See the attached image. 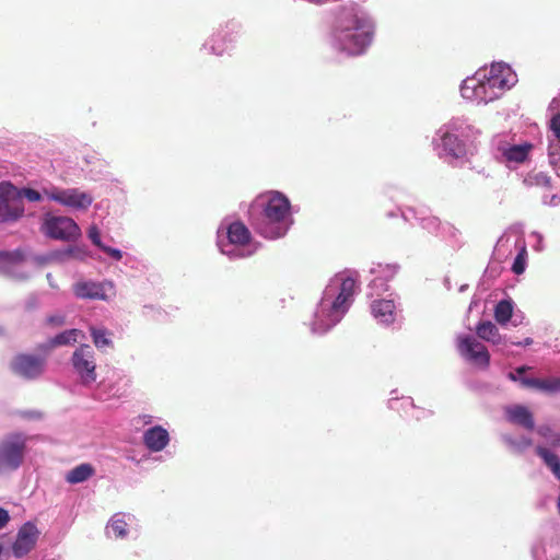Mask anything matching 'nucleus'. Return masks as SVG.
Wrapping results in <instances>:
<instances>
[{
	"mask_svg": "<svg viewBox=\"0 0 560 560\" xmlns=\"http://www.w3.org/2000/svg\"><path fill=\"white\" fill-rule=\"evenodd\" d=\"M361 272L354 268H346L337 272L330 280H360Z\"/></svg>",
	"mask_w": 560,
	"mask_h": 560,
	"instance_id": "39",
	"label": "nucleus"
},
{
	"mask_svg": "<svg viewBox=\"0 0 560 560\" xmlns=\"http://www.w3.org/2000/svg\"><path fill=\"white\" fill-rule=\"evenodd\" d=\"M19 191L21 194L22 200L25 198L28 201L36 202V201H40L43 199V195L38 190L33 189V188L23 187V188H19Z\"/></svg>",
	"mask_w": 560,
	"mask_h": 560,
	"instance_id": "41",
	"label": "nucleus"
},
{
	"mask_svg": "<svg viewBox=\"0 0 560 560\" xmlns=\"http://www.w3.org/2000/svg\"><path fill=\"white\" fill-rule=\"evenodd\" d=\"M73 292L81 299L107 300L114 294L113 282H75Z\"/></svg>",
	"mask_w": 560,
	"mask_h": 560,
	"instance_id": "17",
	"label": "nucleus"
},
{
	"mask_svg": "<svg viewBox=\"0 0 560 560\" xmlns=\"http://www.w3.org/2000/svg\"><path fill=\"white\" fill-rule=\"evenodd\" d=\"M458 349L464 357L481 368L486 369L489 366L490 354L487 348L475 338L470 336L459 338Z\"/></svg>",
	"mask_w": 560,
	"mask_h": 560,
	"instance_id": "16",
	"label": "nucleus"
},
{
	"mask_svg": "<svg viewBox=\"0 0 560 560\" xmlns=\"http://www.w3.org/2000/svg\"><path fill=\"white\" fill-rule=\"evenodd\" d=\"M24 202L19 188L11 182L0 183V222H15L24 215Z\"/></svg>",
	"mask_w": 560,
	"mask_h": 560,
	"instance_id": "10",
	"label": "nucleus"
},
{
	"mask_svg": "<svg viewBox=\"0 0 560 560\" xmlns=\"http://www.w3.org/2000/svg\"><path fill=\"white\" fill-rule=\"evenodd\" d=\"M101 250L115 261H120L124 258V253L118 248H114L104 244Z\"/></svg>",
	"mask_w": 560,
	"mask_h": 560,
	"instance_id": "43",
	"label": "nucleus"
},
{
	"mask_svg": "<svg viewBox=\"0 0 560 560\" xmlns=\"http://www.w3.org/2000/svg\"><path fill=\"white\" fill-rule=\"evenodd\" d=\"M243 31V24L231 19L220 24L219 27L205 40L201 50L221 57L230 54L238 42Z\"/></svg>",
	"mask_w": 560,
	"mask_h": 560,
	"instance_id": "7",
	"label": "nucleus"
},
{
	"mask_svg": "<svg viewBox=\"0 0 560 560\" xmlns=\"http://www.w3.org/2000/svg\"><path fill=\"white\" fill-rule=\"evenodd\" d=\"M375 35V21L355 5L340 8L327 35L329 47L347 57H359L366 52Z\"/></svg>",
	"mask_w": 560,
	"mask_h": 560,
	"instance_id": "1",
	"label": "nucleus"
},
{
	"mask_svg": "<svg viewBox=\"0 0 560 560\" xmlns=\"http://www.w3.org/2000/svg\"><path fill=\"white\" fill-rule=\"evenodd\" d=\"M88 237L92 242V244L95 245L98 249H101L104 246V243L102 242V238H101V232L95 224H92L89 228Z\"/></svg>",
	"mask_w": 560,
	"mask_h": 560,
	"instance_id": "42",
	"label": "nucleus"
},
{
	"mask_svg": "<svg viewBox=\"0 0 560 560\" xmlns=\"http://www.w3.org/2000/svg\"><path fill=\"white\" fill-rule=\"evenodd\" d=\"M260 209L252 214L250 225L254 231L267 240H278L287 235L294 220L291 213L289 198L278 190H270L260 195L256 200Z\"/></svg>",
	"mask_w": 560,
	"mask_h": 560,
	"instance_id": "2",
	"label": "nucleus"
},
{
	"mask_svg": "<svg viewBox=\"0 0 560 560\" xmlns=\"http://www.w3.org/2000/svg\"><path fill=\"white\" fill-rule=\"evenodd\" d=\"M517 82L516 73L504 62H493L491 67L479 69L472 77L465 79L460 94L465 100L477 104H488L499 98Z\"/></svg>",
	"mask_w": 560,
	"mask_h": 560,
	"instance_id": "3",
	"label": "nucleus"
},
{
	"mask_svg": "<svg viewBox=\"0 0 560 560\" xmlns=\"http://www.w3.org/2000/svg\"><path fill=\"white\" fill-rule=\"evenodd\" d=\"M532 343H533V339L532 338H526L523 342H514V345H516V346H521V345L529 346Z\"/></svg>",
	"mask_w": 560,
	"mask_h": 560,
	"instance_id": "50",
	"label": "nucleus"
},
{
	"mask_svg": "<svg viewBox=\"0 0 560 560\" xmlns=\"http://www.w3.org/2000/svg\"><path fill=\"white\" fill-rule=\"evenodd\" d=\"M39 532L33 523H25L18 533L12 546L13 555L21 558L27 555L36 545Z\"/></svg>",
	"mask_w": 560,
	"mask_h": 560,
	"instance_id": "18",
	"label": "nucleus"
},
{
	"mask_svg": "<svg viewBox=\"0 0 560 560\" xmlns=\"http://www.w3.org/2000/svg\"><path fill=\"white\" fill-rule=\"evenodd\" d=\"M532 368L530 366H527V365H522V366H518L515 369L514 372H510L508 374V378L512 382H518L520 383V380L521 378H526L525 376H523V374L527 371H529Z\"/></svg>",
	"mask_w": 560,
	"mask_h": 560,
	"instance_id": "44",
	"label": "nucleus"
},
{
	"mask_svg": "<svg viewBox=\"0 0 560 560\" xmlns=\"http://www.w3.org/2000/svg\"><path fill=\"white\" fill-rule=\"evenodd\" d=\"M72 365L83 384L96 381L94 351L90 345H81L72 354Z\"/></svg>",
	"mask_w": 560,
	"mask_h": 560,
	"instance_id": "13",
	"label": "nucleus"
},
{
	"mask_svg": "<svg viewBox=\"0 0 560 560\" xmlns=\"http://www.w3.org/2000/svg\"><path fill=\"white\" fill-rule=\"evenodd\" d=\"M478 135L466 118H453L436 130L432 144L441 159L453 164L467 156Z\"/></svg>",
	"mask_w": 560,
	"mask_h": 560,
	"instance_id": "4",
	"label": "nucleus"
},
{
	"mask_svg": "<svg viewBox=\"0 0 560 560\" xmlns=\"http://www.w3.org/2000/svg\"><path fill=\"white\" fill-rule=\"evenodd\" d=\"M27 438L11 433L0 441V475L16 470L24 462Z\"/></svg>",
	"mask_w": 560,
	"mask_h": 560,
	"instance_id": "8",
	"label": "nucleus"
},
{
	"mask_svg": "<svg viewBox=\"0 0 560 560\" xmlns=\"http://www.w3.org/2000/svg\"><path fill=\"white\" fill-rule=\"evenodd\" d=\"M503 261H499L492 256L491 261L485 270V280H495L501 277L503 272H509L501 264Z\"/></svg>",
	"mask_w": 560,
	"mask_h": 560,
	"instance_id": "36",
	"label": "nucleus"
},
{
	"mask_svg": "<svg viewBox=\"0 0 560 560\" xmlns=\"http://www.w3.org/2000/svg\"><path fill=\"white\" fill-rule=\"evenodd\" d=\"M401 218L410 223H418L423 230H427L431 234L439 235L443 223L435 215L429 213L424 209L407 208L405 210L399 209Z\"/></svg>",
	"mask_w": 560,
	"mask_h": 560,
	"instance_id": "15",
	"label": "nucleus"
},
{
	"mask_svg": "<svg viewBox=\"0 0 560 560\" xmlns=\"http://www.w3.org/2000/svg\"><path fill=\"white\" fill-rule=\"evenodd\" d=\"M40 231L48 238L66 242L81 236V229L72 218L51 213L43 215Z\"/></svg>",
	"mask_w": 560,
	"mask_h": 560,
	"instance_id": "9",
	"label": "nucleus"
},
{
	"mask_svg": "<svg viewBox=\"0 0 560 560\" xmlns=\"http://www.w3.org/2000/svg\"><path fill=\"white\" fill-rule=\"evenodd\" d=\"M47 324L55 327L62 326L65 324V317L61 315H51L47 317Z\"/></svg>",
	"mask_w": 560,
	"mask_h": 560,
	"instance_id": "47",
	"label": "nucleus"
},
{
	"mask_svg": "<svg viewBox=\"0 0 560 560\" xmlns=\"http://www.w3.org/2000/svg\"><path fill=\"white\" fill-rule=\"evenodd\" d=\"M532 236L537 238L536 245L534 247H535V249L539 250L540 249V244L542 242V235L540 233H538V232H533Z\"/></svg>",
	"mask_w": 560,
	"mask_h": 560,
	"instance_id": "49",
	"label": "nucleus"
},
{
	"mask_svg": "<svg viewBox=\"0 0 560 560\" xmlns=\"http://www.w3.org/2000/svg\"><path fill=\"white\" fill-rule=\"evenodd\" d=\"M508 442L511 446L516 447L517 450H523L532 445V440L526 438L522 439L520 443H516L511 439H509Z\"/></svg>",
	"mask_w": 560,
	"mask_h": 560,
	"instance_id": "46",
	"label": "nucleus"
},
{
	"mask_svg": "<svg viewBox=\"0 0 560 560\" xmlns=\"http://www.w3.org/2000/svg\"><path fill=\"white\" fill-rule=\"evenodd\" d=\"M512 305L508 301H500L494 310L495 320L500 324H505L512 317Z\"/></svg>",
	"mask_w": 560,
	"mask_h": 560,
	"instance_id": "35",
	"label": "nucleus"
},
{
	"mask_svg": "<svg viewBox=\"0 0 560 560\" xmlns=\"http://www.w3.org/2000/svg\"><path fill=\"white\" fill-rule=\"evenodd\" d=\"M535 453L542 459L545 465L552 471L555 477L560 480V458L549 448L538 445Z\"/></svg>",
	"mask_w": 560,
	"mask_h": 560,
	"instance_id": "26",
	"label": "nucleus"
},
{
	"mask_svg": "<svg viewBox=\"0 0 560 560\" xmlns=\"http://www.w3.org/2000/svg\"><path fill=\"white\" fill-rule=\"evenodd\" d=\"M217 246L220 253L231 260L253 256L260 247L249 229L240 220L223 221L217 230Z\"/></svg>",
	"mask_w": 560,
	"mask_h": 560,
	"instance_id": "5",
	"label": "nucleus"
},
{
	"mask_svg": "<svg viewBox=\"0 0 560 560\" xmlns=\"http://www.w3.org/2000/svg\"><path fill=\"white\" fill-rule=\"evenodd\" d=\"M168 442V432L161 425L150 428L143 434V443L151 452L164 450Z\"/></svg>",
	"mask_w": 560,
	"mask_h": 560,
	"instance_id": "22",
	"label": "nucleus"
},
{
	"mask_svg": "<svg viewBox=\"0 0 560 560\" xmlns=\"http://www.w3.org/2000/svg\"><path fill=\"white\" fill-rule=\"evenodd\" d=\"M400 270V265L397 262H372L369 275L373 277L372 280H390L398 276Z\"/></svg>",
	"mask_w": 560,
	"mask_h": 560,
	"instance_id": "25",
	"label": "nucleus"
},
{
	"mask_svg": "<svg viewBox=\"0 0 560 560\" xmlns=\"http://www.w3.org/2000/svg\"><path fill=\"white\" fill-rule=\"evenodd\" d=\"M537 433L546 439L551 447H560V433L555 432L551 427L544 424L537 429Z\"/></svg>",
	"mask_w": 560,
	"mask_h": 560,
	"instance_id": "37",
	"label": "nucleus"
},
{
	"mask_svg": "<svg viewBox=\"0 0 560 560\" xmlns=\"http://www.w3.org/2000/svg\"><path fill=\"white\" fill-rule=\"evenodd\" d=\"M524 184L529 187L537 186L544 188H552L551 177L542 171H533L528 173L524 178Z\"/></svg>",
	"mask_w": 560,
	"mask_h": 560,
	"instance_id": "31",
	"label": "nucleus"
},
{
	"mask_svg": "<svg viewBox=\"0 0 560 560\" xmlns=\"http://www.w3.org/2000/svg\"><path fill=\"white\" fill-rule=\"evenodd\" d=\"M353 294L354 282H341V285L338 289L332 288L331 285L327 287L322 300V306L324 307L328 305L329 302V320L325 325L315 324L313 331L323 334L336 325L340 320L341 316L348 311L352 303Z\"/></svg>",
	"mask_w": 560,
	"mask_h": 560,
	"instance_id": "6",
	"label": "nucleus"
},
{
	"mask_svg": "<svg viewBox=\"0 0 560 560\" xmlns=\"http://www.w3.org/2000/svg\"><path fill=\"white\" fill-rule=\"evenodd\" d=\"M552 105L560 107V97L555 98L551 103ZM550 129L555 136V140L550 142L549 148L551 145H560V113L556 114L550 120Z\"/></svg>",
	"mask_w": 560,
	"mask_h": 560,
	"instance_id": "38",
	"label": "nucleus"
},
{
	"mask_svg": "<svg viewBox=\"0 0 560 560\" xmlns=\"http://www.w3.org/2000/svg\"><path fill=\"white\" fill-rule=\"evenodd\" d=\"M520 384L523 387L535 388L548 394L560 392V377L521 378Z\"/></svg>",
	"mask_w": 560,
	"mask_h": 560,
	"instance_id": "23",
	"label": "nucleus"
},
{
	"mask_svg": "<svg viewBox=\"0 0 560 560\" xmlns=\"http://www.w3.org/2000/svg\"><path fill=\"white\" fill-rule=\"evenodd\" d=\"M521 242H525L523 225L514 223L506 228L498 238L492 253L493 257L499 261L505 260L515 252Z\"/></svg>",
	"mask_w": 560,
	"mask_h": 560,
	"instance_id": "12",
	"label": "nucleus"
},
{
	"mask_svg": "<svg viewBox=\"0 0 560 560\" xmlns=\"http://www.w3.org/2000/svg\"><path fill=\"white\" fill-rule=\"evenodd\" d=\"M91 336L96 348L105 349L112 348L113 341L110 340V332L106 329H97L91 327Z\"/></svg>",
	"mask_w": 560,
	"mask_h": 560,
	"instance_id": "34",
	"label": "nucleus"
},
{
	"mask_svg": "<svg viewBox=\"0 0 560 560\" xmlns=\"http://www.w3.org/2000/svg\"><path fill=\"white\" fill-rule=\"evenodd\" d=\"M518 244L520 246L515 249V257L511 265V271L516 276H521L522 273H524L527 267L526 242H521Z\"/></svg>",
	"mask_w": 560,
	"mask_h": 560,
	"instance_id": "29",
	"label": "nucleus"
},
{
	"mask_svg": "<svg viewBox=\"0 0 560 560\" xmlns=\"http://www.w3.org/2000/svg\"><path fill=\"white\" fill-rule=\"evenodd\" d=\"M533 147L534 145L528 141H524L522 143L500 141L498 144V151L506 164L511 166L512 164H520L525 162Z\"/></svg>",
	"mask_w": 560,
	"mask_h": 560,
	"instance_id": "19",
	"label": "nucleus"
},
{
	"mask_svg": "<svg viewBox=\"0 0 560 560\" xmlns=\"http://www.w3.org/2000/svg\"><path fill=\"white\" fill-rule=\"evenodd\" d=\"M68 253L72 254L73 253V248H69Z\"/></svg>",
	"mask_w": 560,
	"mask_h": 560,
	"instance_id": "53",
	"label": "nucleus"
},
{
	"mask_svg": "<svg viewBox=\"0 0 560 560\" xmlns=\"http://www.w3.org/2000/svg\"><path fill=\"white\" fill-rule=\"evenodd\" d=\"M549 162L555 168L558 177H560V145H551L549 148Z\"/></svg>",
	"mask_w": 560,
	"mask_h": 560,
	"instance_id": "40",
	"label": "nucleus"
},
{
	"mask_svg": "<svg viewBox=\"0 0 560 560\" xmlns=\"http://www.w3.org/2000/svg\"><path fill=\"white\" fill-rule=\"evenodd\" d=\"M79 334H81L79 329L65 330L48 341V348L71 345L77 341Z\"/></svg>",
	"mask_w": 560,
	"mask_h": 560,
	"instance_id": "32",
	"label": "nucleus"
},
{
	"mask_svg": "<svg viewBox=\"0 0 560 560\" xmlns=\"http://www.w3.org/2000/svg\"><path fill=\"white\" fill-rule=\"evenodd\" d=\"M46 278L47 280H50V273H47Z\"/></svg>",
	"mask_w": 560,
	"mask_h": 560,
	"instance_id": "54",
	"label": "nucleus"
},
{
	"mask_svg": "<svg viewBox=\"0 0 560 560\" xmlns=\"http://www.w3.org/2000/svg\"><path fill=\"white\" fill-rule=\"evenodd\" d=\"M438 236L447 242L452 248H459L462 245L459 230L448 222L443 223Z\"/></svg>",
	"mask_w": 560,
	"mask_h": 560,
	"instance_id": "30",
	"label": "nucleus"
},
{
	"mask_svg": "<svg viewBox=\"0 0 560 560\" xmlns=\"http://www.w3.org/2000/svg\"><path fill=\"white\" fill-rule=\"evenodd\" d=\"M127 262H130V264H132V265H133V264H135V260H132L130 257H128V259L126 260V264H127Z\"/></svg>",
	"mask_w": 560,
	"mask_h": 560,
	"instance_id": "51",
	"label": "nucleus"
},
{
	"mask_svg": "<svg viewBox=\"0 0 560 560\" xmlns=\"http://www.w3.org/2000/svg\"><path fill=\"white\" fill-rule=\"evenodd\" d=\"M94 474V468L90 464H81L73 469H71L67 476L66 480L69 483H80L88 480Z\"/></svg>",
	"mask_w": 560,
	"mask_h": 560,
	"instance_id": "28",
	"label": "nucleus"
},
{
	"mask_svg": "<svg viewBox=\"0 0 560 560\" xmlns=\"http://www.w3.org/2000/svg\"><path fill=\"white\" fill-rule=\"evenodd\" d=\"M476 332L479 338L488 342L499 343L501 341L498 327L490 320L479 323Z\"/></svg>",
	"mask_w": 560,
	"mask_h": 560,
	"instance_id": "27",
	"label": "nucleus"
},
{
	"mask_svg": "<svg viewBox=\"0 0 560 560\" xmlns=\"http://www.w3.org/2000/svg\"><path fill=\"white\" fill-rule=\"evenodd\" d=\"M26 260V252L22 247L11 250L0 249V271L4 276H10L11 272L20 267Z\"/></svg>",
	"mask_w": 560,
	"mask_h": 560,
	"instance_id": "20",
	"label": "nucleus"
},
{
	"mask_svg": "<svg viewBox=\"0 0 560 560\" xmlns=\"http://www.w3.org/2000/svg\"><path fill=\"white\" fill-rule=\"evenodd\" d=\"M541 202L546 206L557 207L560 205V195L559 194H544L541 196Z\"/></svg>",
	"mask_w": 560,
	"mask_h": 560,
	"instance_id": "45",
	"label": "nucleus"
},
{
	"mask_svg": "<svg viewBox=\"0 0 560 560\" xmlns=\"http://www.w3.org/2000/svg\"><path fill=\"white\" fill-rule=\"evenodd\" d=\"M387 215H388V217H390V218H393V217H396V213L392 211V212H388V214H387Z\"/></svg>",
	"mask_w": 560,
	"mask_h": 560,
	"instance_id": "52",
	"label": "nucleus"
},
{
	"mask_svg": "<svg viewBox=\"0 0 560 560\" xmlns=\"http://www.w3.org/2000/svg\"><path fill=\"white\" fill-rule=\"evenodd\" d=\"M46 360L43 357L21 353L13 358L11 370L16 375L34 380L39 377L45 371Z\"/></svg>",
	"mask_w": 560,
	"mask_h": 560,
	"instance_id": "14",
	"label": "nucleus"
},
{
	"mask_svg": "<svg viewBox=\"0 0 560 560\" xmlns=\"http://www.w3.org/2000/svg\"><path fill=\"white\" fill-rule=\"evenodd\" d=\"M372 314L383 324L395 320V304L392 300H376L371 304Z\"/></svg>",
	"mask_w": 560,
	"mask_h": 560,
	"instance_id": "24",
	"label": "nucleus"
},
{
	"mask_svg": "<svg viewBox=\"0 0 560 560\" xmlns=\"http://www.w3.org/2000/svg\"><path fill=\"white\" fill-rule=\"evenodd\" d=\"M9 522H10L9 512L5 509L0 508V529L5 527Z\"/></svg>",
	"mask_w": 560,
	"mask_h": 560,
	"instance_id": "48",
	"label": "nucleus"
},
{
	"mask_svg": "<svg viewBox=\"0 0 560 560\" xmlns=\"http://www.w3.org/2000/svg\"><path fill=\"white\" fill-rule=\"evenodd\" d=\"M116 538H124L127 535L128 523L125 520V515L121 513L115 514L107 526Z\"/></svg>",
	"mask_w": 560,
	"mask_h": 560,
	"instance_id": "33",
	"label": "nucleus"
},
{
	"mask_svg": "<svg viewBox=\"0 0 560 560\" xmlns=\"http://www.w3.org/2000/svg\"><path fill=\"white\" fill-rule=\"evenodd\" d=\"M505 417L509 422L521 425L526 430H533L535 428V421L532 411L523 405L506 407Z\"/></svg>",
	"mask_w": 560,
	"mask_h": 560,
	"instance_id": "21",
	"label": "nucleus"
},
{
	"mask_svg": "<svg viewBox=\"0 0 560 560\" xmlns=\"http://www.w3.org/2000/svg\"><path fill=\"white\" fill-rule=\"evenodd\" d=\"M44 195L47 199L77 211L88 210L94 201L92 194L82 191L79 188H60L52 186L45 188Z\"/></svg>",
	"mask_w": 560,
	"mask_h": 560,
	"instance_id": "11",
	"label": "nucleus"
}]
</instances>
